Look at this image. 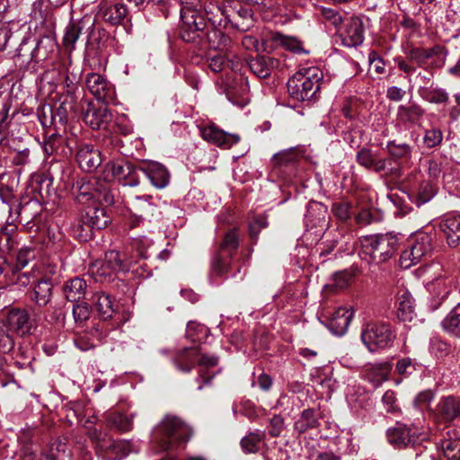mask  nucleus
<instances>
[{
    "mask_svg": "<svg viewBox=\"0 0 460 460\" xmlns=\"http://www.w3.org/2000/svg\"><path fill=\"white\" fill-rule=\"evenodd\" d=\"M181 38L185 41L199 37L207 25L205 16L212 26L226 28L231 24L237 30L247 31L253 24L252 10L240 0L209 2L204 7L200 0H181Z\"/></svg>",
    "mask_w": 460,
    "mask_h": 460,
    "instance_id": "nucleus-1",
    "label": "nucleus"
},
{
    "mask_svg": "<svg viewBox=\"0 0 460 460\" xmlns=\"http://www.w3.org/2000/svg\"><path fill=\"white\" fill-rule=\"evenodd\" d=\"M361 255L368 263H383L390 260L399 247V235L394 233L365 235L359 239Z\"/></svg>",
    "mask_w": 460,
    "mask_h": 460,
    "instance_id": "nucleus-2",
    "label": "nucleus"
},
{
    "mask_svg": "<svg viewBox=\"0 0 460 460\" xmlns=\"http://www.w3.org/2000/svg\"><path fill=\"white\" fill-rule=\"evenodd\" d=\"M173 362L176 368L184 373L190 372L194 368L196 362H198L200 369L196 381L199 383L198 389L201 390L203 385L210 384L215 376V374L208 375L206 370L216 367L218 363V358L216 356L201 355L199 346H192L181 349L176 354Z\"/></svg>",
    "mask_w": 460,
    "mask_h": 460,
    "instance_id": "nucleus-3",
    "label": "nucleus"
},
{
    "mask_svg": "<svg viewBox=\"0 0 460 460\" xmlns=\"http://www.w3.org/2000/svg\"><path fill=\"white\" fill-rule=\"evenodd\" d=\"M323 78V73L319 67H303L288 79V92L296 101H310L319 91Z\"/></svg>",
    "mask_w": 460,
    "mask_h": 460,
    "instance_id": "nucleus-4",
    "label": "nucleus"
},
{
    "mask_svg": "<svg viewBox=\"0 0 460 460\" xmlns=\"http://www.w3.org/2000/svg\"><path fill=\"white\" fill-rule=\"evenodd\" d=\"M396 334L390 323L385 322H370L366 323L360 338L370 352L385 349L393 346Z\"/></svg>",
    "mask_w": 460,
    "mask_h": 460,
    "instance_id": "nucleus-5",
    "label": "nucleus"
},
{
    "mask_svg": "<svg viewBox=\"0 0 460 460\" xmlns=\"http://www.w3.org/2000/svg\"><path fill=\"white\" fill-rule=\"evenodd\" d=\"M431 251V236L425 233L416 234L409 241L407 248L401 254V267L409 269L428 256Z\"/></svg>",
    "mask_w": 460,
    "mask_h": 460,
    "instance_id": "nucleus-6",
    "label": "nucleus"
},
{
    "mask_svg": "<svg viewBox=\"0 0 460 460\" xmlns=\"http://www.w3.org/2000/svg\"><path fill=\"white\" fill-rule=\"evenodd\" d=\"M55 114L58 123L65 125L70 117H76L81 109L80 93H61L55 104Z\"/></svg>",
    "mask_w": 460,
    "mask_h": 460,
    "instance_id": "nucleus-7",
    "label": "nucleus"
},
{
    "mask_svg": "<svg viewBox=\"0 0 460 460\" xmlns=\"http://www.w3.org/2000/svg\"><path fill=\"white\" fill-rule=\"evenodd\" d=\"M435 277L427 283L428 290L440 300H444L450 294L454 280L447 276L446 270L439 263L430 266Z\"/></svg>",
    "mask_w": 460,
    "mask_h": 460,
    "instance_id": "nucleus-8",
    "label": "nucleus"
},
{
    "mask_svg": "<svg viewBox=\"0 0 460 460\" xmlns=\"http://www.w3.org/2000/svg\"><path fill=\"white\" fill-rule=\"evenodd\" d=\"M85 84L90 93L98 101L105 103L112 102L115 99L113 85L100 74L90 73L87 75Z\"/></svg>",
    "mask_w": 460,
    "mask_h": 460,
    "instance_id": "nucleus-9",
    "label": "nucleus"
},
{
    "mask_svg": "<svg viewBox=\"0 0 460 460\" xmlns=\"http://www.w3.org/2000/svg\"><path fill=\"white\" fill-rule=\"evenodd\" d=\"M0 316L13 334L23 336L31 330L30 316L24 309L12 308L1 313Z\"/></svg>",
    "mask_w": 460,
    "mask_h": 460,
    "instance_id": "nucleus-10",
    "label": "nucleus"
},
{
    "mask_svg": "<svg viewBox=\"0 0 460 460\" xmlns=\"http://www.w3.org/2000/svg\"><path fill=\"white\" fill-rule=\"evenodd\" d=\"M438 229L450 248L460 246V214H447L438 223Z\"/></svg>",
    "mask_w": 460,
    "mask_h": 460,
    "instance_id": "nucleus-11",
    "label": "nucleus"
},
{
    "mask_svg": "<svg viewBox=\"0 0 460 460\" xmlns=\"http://www.w3.org/2000/svg\"><path fill=\"white\" fill-rule=\"evenodd\" d=\"M410 200L417 207H420L430 201L437 194L436 184L429 180H422L417 184L405 187Z\"/></svg>",
    "mask_w": 460,
    "mask_h": 460,
    "instance_id": "nucleus-12",
    "label": "nucleus"
},
{
    "mask_svg": "<svg viewBox=\"0 0 460 460\" xmlns=\"http://www.w3.org/2000/svg\"><path fill=\"white\" fill-rule=\"evenodd\" d=\"M353 317V312L351 308H338L332 316H326L325 320H321L328 330L334 335L342 336L344 335L349 328L350 321Z\"/></svg>",
    "mask_w": 460,
    "mask_h": 460,
    "instance_id": "nucleus-13",
    "label": "nucleus"
},
{
    "mask_svg": "<svg viewBox=\"0 0 460 460\" xmlns=\"http://www.w3.org/2000/svg\"><path fill=\"white\" fill-rule=\"evenodd\" d=\"M111 118V112L105 105L95 106L88 103L86 110L83 111L84 121L93 129L106 128Z\"/></svg>",
    "mask_w": 460,
    "mask_h": 460,
    "instance_id": "nucleus-14",
    "label": "nucleus"
},
{
    "mask_svg": "<svg viewBox=\"0 0 460 460\" xmlns=\"http://www.w3.org/2000/svg\"><path fill=\"white\" fill-rule=\"evenodd\" d=\"M263 45L265 51H270L272 49L281 46L296 54L308 53V51L304 49L303 42L296 37L287 36L279 32H271Z\"/></svg>",
    "mask_w": 460,
    "mask_h": 460,
    "instance_id": "nucleus-15",
    "label": "nucleus"
},
{
    "mask_svg": "<svg viewBox=\"0 0 460 460\" xmlns=\"http://www.w3.org/2000/svg\"><path fill=\"white\" fill-rule=\"evenodd\" d=\"M140 170L149 179L154 187L164 189L169 184L170 172L164 164L150 161L143 164Z\"/></svg>",
    "mask_w": 460,
    "mask_h": 460,
    "instance_id": "nucleus-16",
    "label": "nucleus"
},
{
    "mask_svg": "<svg viewBox=\"0 0 460 460\" xmlns=\"http://www.w3.org/2000/svg\"><path fill=\"white\" fill-rule=\"evenodd\" d=\"M130 264L131 262L126 259L125 254L111 250L106 252L104 261L98 270V273L103 276H110L115 272H127L130 269Z\"/></svg>",
    "mask_w": 460,
    "mask_h": 460,
    "instance_id": "nucleus-17",
    "label": "nucleus"
},
{
    "mask_svg": "<svg viewBox=\"0 0 460 460\" xmlns=\"http://www.w3.org/2000/svg\"><path fill=\"white\" fill-rule=\"evenodd\" d=\"M364 34L363 21L357 16L351 17L341 33L342 44L349 48L359 46L364 40Z\"/></svg>",
    "mask_w": 460,
    "mask_h": 460,
    "instance_id": "nucleus-18",
    "label": "nucleus"
},
{
    "mask_svg": "<svg viewBox=\"0 0 460 460\" xmlns=\"http://www.w3.org/2000/svg\"><path fill=\"white\" fill-rule=\"evenodd\" d=\"M200 134L204 140L226 148L230 147L240 140L239 136L227 134L226 132L219 129L215 125H209L203 128L200 130Z\"/></svg>",
    "mask_w": 460,
    "mask_h": 460,
    "instance_id": "nucleus-19",
    "label": "nucleus"
},
{
    "mask_svg": "<svg viewBox=\"0 0 460 460\" xmlns=\"http://www.w3.org/2000/svg\"><path fill=\"white\" fill-rule=\"evenodd\" d=\"M71 193L79 203L94 200L99 196L97 181L86 178L77 179L72 185Z\"/></svg>",
    "mask_w": 460,
    "mask_h": 460,
    "instance_id": "nucleus-20",
    "label": "nucleus"
},
{
    "mask_svg": "<svg viewBox=\"0 0 460 460\" xmlns=\"http://www.w3.org/2000/svg\"><path fill=\"white\" fill-rule=\"evenodd\" d=\"M251 72L259 78H267L272 70L279 66V60L268 56H256L246 59Z\"/></svg>",
    "mask_w": 460,
    "mask_h": 460,
    "instance_id": "nucleus-21",
    "label": "nucleus"
},
{
    "mask_svg": "<svg viewBox=\"0 0 460 460\" xmlns=\"http://www.w3.org/2000/svg\"><path fill=\"white\" fill-rule=\"evenodd\" d=\"M76 160L79 167L84 172H93L102 164L101 153L93 146H82L76 154Z\"/></svg>",
    "mask_w": 460,
    "mask_h": 460,
    "instance_id": "nucleus-22",
    "label": "nucleus"
},
{
    "mask_svg": "<svg viewBox=\"0 0 460 460\" xmlns=\"http://www.w3.org/2000/svg\"><path fill=\"white\" fill-rule=\"evenodd\" d=\"M415 434L416 431H412L406 425L398 424L395 428L387 430V439L395 447H402L415 444L417 440Z\"/></svg>",
    "mask_w": 460,
    "mask_h": 460,
    "instance_id": "nucleus-23",
    "label": "nucleus"
},
{
    "mask_svg": "<svg viewBox=\"0 0 460 460\" xmlns=\"http://www.w3.org/2000/svg\"><path fill=\"white\" fill-rule=\"evenodd\" d=\"M86 223L92 229L101 230L108 226L111 222V217L102 207H88L84 211Z\"/></svg>",
    "mask_w": 460,
    "mask_h": 460,
    "instance_id": "nucleus-24",
    "label": "nucleus"
},
{
    "mask_svg": "<svg viewBox=\"0 0 460 460\" xmlns=\"http://www.w3.org/2000/svg\"><path fill=\"white\" fill-rule=\"evenodd\" d=\"M87 285L84 279L75 277L66 281L63 287L66 298L73 303H78L86 294Z\"/></svg>",
    "mask_w": 460,
    "mask_h": 460,
    "instance_id": "nucleus-25",
    "label": "nucleus"
},
{
    "mask_svg": "<svg viewBox=\"0 0 460 460\" xmlns=\"http://www.w3.org/2000/svg\"><path fill=\"white\" fill-rule=\"evenodd\" d=\"M391 369L392 367L387 362L376 363L367 367L364 376L375 386H378L388 379Z\"/></svg>",
    "mask_w": 460,
    "mask_h": 460,
    "instance_id": "nucleus-26",
    "label": "nucleus"
},
{
    "mask_svg": "<svg viewBox=\"0 0 460 460\" xmlns=\"http://www.w3.org/2000/svg\"><path fill=\"white\" fill-rule=\"evenodd\" d=\"M396 305L399 317L402 321L411 320L414 311V299L411 294L404 288H399L396 295Z\"/></svg>",
    "mask_w": 460,
    "mask_h": 460,
    "instance_id": "nucleus-27",
    "label": "nucleus"
},
{
    "mask_svg": "<svg viewBox=\"0 0 460 460\" xmlns=\"http://www.w3.org/2000/svg\"><path fill=\"white\" fill-rule=\"evenodd\" d=\"M93 305L100 317L103 320L111 319L115 312V302L110 295L97 292L93 295Z\"/></svg>",
    "mask_w": 460,
    "mask_h": 460,
    "instance_id": "nucleus-28",
    "label": "nucleus"
},
{
    "mask_svg": "<svg viewBox=\"0 0 460 460\" xmlns=\"http://www.w3.org/2000/svg\"><path fill=\"white\" fill-rule=\"evenodd\" d=\"M100 14L106 22L111 25H118L127 17L128 9L124 4L118 3L102 7Z\"/></svg>",
    "mask_w": 460,
    "mask_h": 460,
    "instance_id": "nucleus-29",
    "label": "nucleus"
},
{
    "mask_svg": "<svg viewBox=\"0 0 460 460\" xmlns=\"http://www.w3.org/2000/svg\"><path fill=\"white\" fill-rule=\"evenodd\" d=\"M222 27L213 26L207 33V40L210 49L225 52L231 45V39L221 30Z\"/></svg>",
    "mask_w": 460,
    "mask_h": 460,
    "instance_id": "nucleus-30",
    "label": "nucleus"
},
{
    "mask_svg": "<svg viewBox=\"0 0 460 460\" xmlns=\"http://www.w3.org/2000/svg\"><path fill=\"white\" fill-rule=\"evenodd\" d=\"M84 29V22H71L66 27L65 34L63 37V44L66 50L73 51L75 49V43L78 40L80 34Z\"/></svg>",
    "mask_w": 460,
    "mask_h": 460,
    "instance_id": "nucleus-31",
    "label": "nucleus"
},
{
    "mask_svg": "<svg viewBox=\"0 0 460 460\" xmlns=\"http://www.w3.org/2000/svg\"><path fill=\"white\" fill-rule=\"evenodd\" d=\"M53 285L49 279H43L38 281L33 290V300L40 306L49 304L52 296Z\"/></svg>",
    "mask_w": 460,
    "mask_h": 460,
    "instance_id": "nucleus-32",
    "label": "nucleus"
},
{
    "mask_svg": "<svg viewBox=\"0 0 460 460\" xmlns=\"http://www.w3.org/2000/svg\"><path fill=\"white\" fill-rule=\"evenodd\" d=\"M84 214L79 218H75L69 224L71 234L79 241L85 242L91 237L92 227L88 225Z\"/></svg>",
    "mask_w": 460,
    "mask_h": 460,
    "instance_id": "nucleus-33",
    "label": "nucleus"
},
{
    "mask_svg": "<svg viewBox=\"0 0 460 460\" xmlns=\"http://www.w3.org/2000/svg\"><path fill=\"white\" fill-rule=\"evenodd\" d=\"M300 156L296 148H288L274 155L271 163L274 167H289L295 164Z\"/></svg>",
    "mask_w": 460,
    "mask_h": 460,
    "instance_id": "nucleus-34",
    "label": "nucleus"
},
{
    "mask_svg": "<svg viewBox=\"0 0 460 460\" xmlns=\"http://www.w3.org/2000/svg\"><path fill=\"white\" fill-rule=\"evenodd\" d=\"M441 449L447 460H460V438L448 433V438L441 442Z\"/></svg>",
    "mask_w": 460,
    "mask_h": 460,
    "instance_id": "nucleus-35",
    "label": "nucleus"
},
{
    "mask_svg": "<svg viewBox=\"0 0 460 460\" xmlns=\"http://www.w3.org/2000/svg\"><path fill=\"white\" fill-rule=\"evenodd\" d=\"M442 326L449 333L460 337V304L449 312L443 320Z\"/></svg>",
    "mask_w": 460,
    "mask_h": 460,
    "instance_id": "nucleus-36",
    "label": "nucleus"
},
{
    "mask_svg": "<svg viewBox=\"0 0 460 460\" xmlns=\"http://www.w3.org/2000/svg\"><path fill=\"white\" fill-rule=\"evenodd\" d=\"M55 41L51 37L44 36L36 44L31 52V59L41 58L44 59L48 57L49 53L52 52L55 49Z\"/></svg>",
    "mask_w": 460,
    "mask_h": 460,
    "instance_id": "nucleus-37",
    "label": "nucleus"
},
{
    "mask_svg": "<svg viewBox=\"0 0 460 460\" xmlns=\"http://www.w3.org/2000/svg\"><path fill=\"white\" fill-rule=\"evenodd\" d=\"M423 115L424 110L417 104L409 107L401 105L398 108V116L403 122L417 123Z\"/></svg>",
    "mask_w": 460,
    "mask_h": 460,
    "instance_id": "nucleus-38",
    "label": "nucleus"
},
{
    "mask_svg": "<svg viewBox=\"0 0 460 460\" xmlns=\"http://www.w3.org/2000/svg\"><path fill=\"white\" fill-rule=\"evenodd\" d=\"M319 416V407L304 410L300 420L296 421V426L303 430L314 428L318 424Z\"/></svg>",
    "mask_w": 460,
    "mask_h": 460,
    "instance_id": "nucleus-39",
    "label": "nucleus"
},
{
    "mask_svg": "<svg viewBox=\"0 0 460 460\" xmlns=\"http://www.w3.org/2000/svg\"><path fill=\"white\" fill-rule=\"evenodd\" d=\"M386 149L394 159L407 158L411 156V146L406 143H398L395 140L388 141Z\"/></svg>",
    "mask_w": 460,
    "mask_h": 460,
    "instance_id": "nucleus-40",
    "label": "nucleus"
},
{
    "mask_svg": "<svg viewBox=\"0 0 460 460\" xmlns=\"http://www.w3.org/2000/svg\"><path fill=\"white\" fill-rule=\"evenodd\" d=\"M354 273L351 270H344L333 274L332 284L326 285L325 288H332L335 290L346 288L353 280Z\"/></svg>",
    "mask_w": 460,
    "mask_h": 460,
    "instance_id": "nucleus-41",
    "label": "nucleus"
},
{
    "mask_svg": "<svg viewBox=\"0 0 460 460\" xmlns=\"http://www.w3.org/2000/svg\"><path fill=\"white\" fill-rule=\"evenodd\" d=\"M37 112L39 119L43 127H50L58 123V118L55 114V108L51 105L44 104Z\"/></svg>",
    "mask_w": 460,
    "mask_h": 460,
    "instance_id": "nucleus-42",
    "label": "nucleus"
},
{
    "mask_svg": "<svg viewBox=\"0 0 460 460\" xmlns=\"http://www.w3.org/2000/svg\"><path fill=\"white\" fill-rule=\"evenodd\" d=\"M262 433L260 431L252 432L243 437L241 440V447L245 453H255L258 450L259 444L262 439Z\"/></svg>",
    "mask_w": 460,
    "mask_h": 460,
    "instance_id": "nucleus-43",
    "label": "nucleus"
},
{
    "mask_svg": "<svg viewBox=\"0 0 460 460\" xmlns=\"http://www.w3.org/2000/svg\"><path fill=\"white\" fill-rule=\"evenodd\" d=\"M79 82L80 79L76 74L70 73L68 69H66L62 83V93H80Z\"/></svg>",
    "mask_w": 460,
    "mask_h": 460,
    "instance_id": "nucleus-44",
    "label": "nucleus"
},
{
    "mask_svg": "<svg viewBox=\"0 0 460 460\" xmlns=\"http://www.w3.org/2000/svg\"><path fill=\"white\" fill-rule=\"evenodd\" d=\"M239 246V235L235 228L229 230L221 243V249L228 252L235 251Z\"/></svg>",
    "mask_w": 460,
    "mask_h": 460,
    "instance_id": "nucleus-45",
    "label": "nucleus"
},
{
    "mask_svg": "<svg viewBox=\"0 0 460 460\" xmlns=\"http://www.w3.org/2000/svg\"><path fill=\"white\" fill-rule=\"evenodd\" d=\"M423 99L430 103H445L448 101V94L443 89H429L425 91Z\"/></svg>",
    "mask_w": 460,
    "mask_h": 460,
    "instance_id": "nucleus-46",
    "label": "nucleus"
},
{
    "mask_svg": "<svg viewBox=\"0 0 460 460\" xmlns=\"http://www.w3.org/2000/svg\"><path fill=\"white\" fill-rule=\"evenodd\" d=\"M110 422L112 426L120 431H128L132 428V420L128 416L122 413H115L110 417Z\"/></svg>",
    "mask_w": 460,
    "mask_h": 460,
    "instance_id": "nucleus-47",
    "label": "nucleus"
},
{
    "mask_svg": "<svg viewBox=\"0 0 460 460\" xmlns=\"http://www.w3.org/2000/svg\"><path fill=\"white\" fill-rule=\"evenodd\" d=\"M151 199L152 197L148 195L137 196L135 197L133 207L137 211L142 212L143 214H153L155 206L150 202Z\"/></svg>",
    "mask_w": 460,
    "mask_h": 460,
    "instance_id": "nucleus-48",
    "label": "nucleus"
},
{
    "mask_svg": "<svg viewBox=\"0 0 460 460\" xmlns=\"http://www.w3.org/2000/svg\"><path fill=\"white\" fill-rule=\"evenodd\" d=\"M37 253V251L32 247H23L20 249L17 254V267H26L30 261L35 260Z\"/></svg>",
    "mask_w": 460,
    "mask_h": 460,
    "instance_id": "nucleus-49",
    "label": "nucleus"
},
{
    "mask_svg": "<svg viewBox=\"0 0 460 460\" xmlns=\"http://www.w3.org/2000/svg\"><path fill=\"white\" fill-rule=\"evenodd\" d=\"M443 139L442 131L438 128L426 130L423 141L427 147L432 148L441 144Z\"/></svg>",
    "mask_w": 460,
    "mask_h": 460,
    "instance_id": "nucleus-50",
    "label": "nucleus"
},
{
    "mask_svg": "<svg viewBox=\"0 0 460 460\" xmlns=\"http://www.w3.org/2000/svg\"><path fill=\"white\" fill-rule=\"evenodd\" d=\"M61 136L56 133H53L50 136H49L42 146L45 155L48 156L53 155L58 150L61 143Z\"/></svg>",
    "mask_w": 460,
    "mask_h": 460,
    "instance_id": "nucleus-51",
    "label": "nucleus"
},
{
    "mask_svg": "<svg viewBox=\"0 0 460 460\" xmlns=\"http://www.w3.org/2000/svg\"><path fill=\"white\" fill-rule=\"evenodd\" d=\"M152 243H153L152 240H150L145 236H141L138 238H134L132 245L138 252L139 255L142 258L146 259L149 257L147 250H148V248L151 247Z\"/></svg>",
    "mask_w": 460,
    "mask_h": 460,
    "instance_id": "nucleus-52",
    "label": "nucleus"
},
{
    "mask_svg": "<svg viewBox=\"0 0 460 460\" xmlns=\"http://www.w3.org/2000/svg\"><path fill=\"white\" fill-rule=\"evenodd\" d=\"M424 52L427 56V59L436 57L440 66L445 64V60L447 56V50L446 48L440 45H435L430 49H424Z\"/></svg>",
    "mask_w": 460,
    "mask_h": 460,
    "instance_id": "nucleus-53",
    "label": "nucleus"
},
{
    "mask_svg": "<svg viewBox=\"0 0 460 460\" xmlns=\"http://www.w3.org/2000/svg\"><path fill=\"white\" fill-rule=\"evenodd\" d=\"M375 157L370 149L362 148L357 153L356 159L361 166L372 169Z\"/></svg>",
    "mask_w": 460,
    "mask_h": 460,
    "instance_id": "nucleus-54",
    "label": "nucleus"
},
{
    "mask_svg": "<svg viewBox=\"0 0 460 460\" xmlns=\"http://www.w3.org/2000/svg\"><path fill=\"white\" fill-rule=\"evenodd\" d=\"M332 211L340 220L345 221L351 216V206L348 202L335 203L332 206Z\"/></svg>",
    "mask_w": 460,
    "mask_h": 460,
    "instance_id": "nucleus-55",
    "label": "nucleus"
},
{
    "mask_svg": "<svg viewBox=\"0 0 460 460\" xmlns=\"http://www.w3.org/2000/svg\"><path fill=\"white\" fill-rule=\"evenodd\" d=\"M73 314L76 322H84L90 316V309L86 303H75L73 305Z\"/></svg>",
    "mask_w": 460,
    "mask_h": 460,
    "instance_id": "nucleus-56",
    "label": "nucleus"
},
{
    "mask_svg": "<svg viewBox=\"0 0 460 460\" xmlns=\"http://www.w3.org/2000/svg\"><path fill=\"white\" fill-rule=\"evenodd\" d=\"M267 40L268 39L263 40L262 43L260 44V40L258 38L252 35H245L242 40V44L247 50L256 52H259L260 50L265 51L263 43Z\"/></svg>",
    "mask_w": 460,
    "mask_h": 460,
    "instance_id": "nucleus-57",
    "label": "nucleus"
},
{
    "mask_svg": "<svg viewBox=\"0 0 460 460\" xmlns=\"http://www.w3.org/2000/svg\"><path fill=\"white\" fill-rule=\"evenodd\" d=\"M208 66L214 72H220L224 69L226 64V55L223 52L214 56H210L208 58Z\"/></svg>",
    "mask_w": 460,
    "mask_h": 460,
    "instance_id": "nucleus-58",
    "label": "nucleus"
},
{
    "mask_svg": "<svg viewBox=\"0 0 460 460\" xmlns=\"http://www.w3.org/2000/svg\"><path fill=\"white\" fill-rule=\"evenodd\" d=\"M267 220L262 217H255L249 226L250 236L252 240H257L261 229L267 227Z\"/></svg>",
    "mask_w": 460,
    "mask_h": 460,
    "instance_id": "nucleus-59",
    "label": "nucleus"
},
{
    "mask_svg": "<svg viewBox=\"0 0 460 460\" xmlns=\"http://www.w3.org/2000/svg\"><path fill=\"white\" fill-rule=\"evenodd\" d=\"M132 164L130 163H115L111 164V172L117 177L120 182L124 180L126 174L129 173Z\"/></svg>",
    "mask_w": 460,
    "mask_h": 460,
    "instance_id": "nucleus-60",
    "label": "nucleus"
},
{
    "mask_svg": "<svg viewBox=\"0 0 460 460\" xmlns=\"http://www.w3.org/2000/svg\"><path fill=\"white\" fill-rule=\"evenodd\" d=\"M205 332H206L205 328L202 325L199 324L198 323L190 321L187 323L186 336H187V338L190 339L191 341H195L197 340H199V333L203 334Z\"/></svg>",
    "mask_w": 460,
    "mask_h": 460,
    "instance_id": "nucleus-61",
    "label": "nucleus"
},
{
    "mask_svg": "<svg viewBox=\"0 0 460 460\" xmlns=\"http://www.w3.org/2000/svg\"><path fill=\"white\" fill-rule=\"evenodd\" d=\"M139 172H142L140 170V166L136 167L132 164L129 173L126 174V176L121 183L125 186H130V187L137 186L139 184Z\"/></svg>",
    "mask_w": 460,
    "mask_h": 460,
    "instance_id": "nucleus-62",
    "label": "nucleus"
},
{
    "mask_svg": "<svg viewBox=\"0 0 460 460\" xmlns=\"http://www.w3.org/2000/svg\"><path fill=\"white\" fill-rule=\"evenodd\" d=\"M396 370L400 375L409 376L415 370V366L410 358L398 360Z\"/></svg>",
    "mask_w": 460,
    "mask_h": 460,
    "instance_id": "nucleus-63",
    "label": "nucleus"
},
{
    "mask_svg": "<svg viewBox=\"0 0 460 460\" xmlns=\"http://www.w3.org/2000/svg\"><path fill=\"white\" fill-rule=\"evenodd\" d=\"M408 58L411 61L417 63L420 66H422L427 62V56L422 48H413L408 52Z\"/></svg>",
    "mask_w": 460,
    "mask_h": 460,
    "instance_id": "nucleus-64",
    "label": "nucleus"
}]
</instances>
